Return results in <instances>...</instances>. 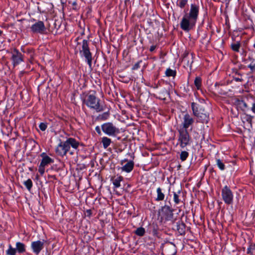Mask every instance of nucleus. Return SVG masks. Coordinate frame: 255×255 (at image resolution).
Returning <instances> with one entry per match:
<instances>
[{"label": "nucleus", "instance_id": "obj_28", "mask_svg": "<svg viewBox=\"0 0 255 255\" xmlns=\"http://www.w3.org/2000/svg\"><path fill=\"white\" fill-rule=\"evenodd\" d=\"M216 163L220 170H223L225 169V165L220 159H216Z\"/></svg>", "mask_w": 255, "mask_h": 255}, {"label": "nucleus", "instance_id": "obj_29", "mask_svg": "<svg viewBox=\"0 0 255 255\" xmlns=\"http://www.w3.org/2000/svg\"><path fill=\"white\" fill-rule=\"evenodd\" d=\"M232 49L235 51H239V48L240 47V44L239 43L237 42L236 43L233 44L231 45Z\"/></svg>", "mask_w": 255, "mask_h": 255}, {"label": "nucleus", "instance_id": "obj_4", "mask_svg": "<svg viewBox=\"0 0 255 255\" xmlns=\"http://www.w3.org/2000/svg\"><path fill=\"white\" fill-rule=\"evenodd\" d=\"M101 128L102 131L109 136H115L120 132L119 128L111 122L102 125Z\"/></svg>", "mask_w": 255, "mask_h": 255}, {"label": "nucleus", "instance_id": "obj_34", "mask_svg": "<svg viewBox=\"0 0 255 255\" xmlns=\"http://www.w3.org/2000/svg\"><path fill=\"white\" fill-rule=\"evenodd\" d=\"M187 2V0H181L179 1V5L180 6V7L183 8L186 4Z\"/></svg>", "mask_w": 255, "mask_h": 255}, {"label": "nucleus", "instance_id": "obj_32", "mask_svg": "<svg viewBox=\"0 0 255 255\" xmlns=\"http://www.w3.org/2000/svg\"><path fill=\"white\" fill-rule=\"evenodd\" d=\"M38 171L41 175H43L45 172V166L40 164L38 168Z\"/></svg>", "mask_w": 255, "mask_h": 255}, {"label": "nucleus", "instance_id": "obj_9", "mask_svg": "<svg viewBox=\"0 0 255 255\" xmlns=\"http://www.w3.org/2000/svg\"><path fill=\"white\" fill-rule=\"evenodd\" d=\"M69 151V149L66 140L65 141H60L56 148V153L62 156L65 155Z\"/></svg>", "mask_w": 255, "mask_h": 255}, {"label": "nucleus", "instance_id": "obj_14", "mask_svg": "<svg viewBox=\"0 0 255 255\" xmlns=\"http://www.w3.org/2000/svg\"><path fill=\"white\" fill-rule=\"evenodd\" d=\"M134 166V162L132 161H128L125 165L121 167L122 171L129 173L132 171Z\"/></svg>", "mask_w": 255, "mask_h": 255}, {"label": "nucleus", "instance_id": "obj_21", "mask_svg": "<svg viewBox=\"0 0 255 255\" xmlns=\"http://www.w3.org/2000/svg\"><path fill=\"white\" fill-rule=\"evenodd\" d=\"M123 178L122 176H119L115 179L113 181V184L114 187L116 188L121 186V182L123 180Z\"/></svg>", "mask_w": 255, "mask_h": 255}, {"label": "nucleus", "instance_id": "obj_19", "mask_svg": "<svg viewBox=\"0 0 255 255\" xmlns=\"http://www.w3.org/2000/svg\"><path fill=\"white\" fill-rule=\"evenodd\" d=\"M16 248L19 253H24L25 251V245L22 243L17 242L16 243Z\"/></svg>", "mask_w": 255, "mask_h": 255}, {"label": "nucleus", "instance_id": "obj_42", "mask_svg": "<svg viewBox=\"0 0 255 255\" xmlns=\"http://www.w3.org/2000/svg\"><path fill=\"white\" fill-rule=\"evenodd\" d=\"M252 117L251 116H250L248 119H247V121L250 122V123H251V122H252Z\"/></svg>", "mask_w": 255, "mask_h": 255}, {"label": "nucleus", "instance_id": "obj_11", "mask_svg": "<svg viewBox=\"0 0 255 255\" xmlns=\"http://www.w3.org/2000/svg\"><path fill=\"white\" fill-rule=\"evenodd\" d=\"M160 213L167 220H169L173 217L172 210L168 206L165 205L162 207Z\"/></svg>", "mask_w": 255, "mask_h": 255}, {"label": "nucleus", "instance_id": "obj_2", "mask_svg": "<svg viewBox=\"0 0 255 255\" xmlns=\"http://www.w3.org/2000/svg\"><path fill=\"white\" fill-rule=\"evenodd\" d=\"M191 107L194 116L197 117L199 120L202 123H206L209 119V115L205 112L204 108L201 105L195 103H192Z\"/></svg>", "mask_w": 255, "mask_h": 255}, {"label": "nucleus", "instance_id": "obj_20", "mask_svg": "<svg viewBox=\"0 0 255 255\" xmlns=\"http://www.w3.org/2000/svg\"><path fill=\"white\" fill-rule=\"evenodd\" d=\"M165 250L167 252L168 255H175L176 253L175 246L172 244L170 245L169 249L166 248Z\"/></svg>", "mask_w": 255, "mask_h": 255}, {"label": "nucleus", "instance_id": "obj_38", "mask_svg": "<svg viewBox=\"0 0 255 255\" xmlns=\"http://www.w3.org/2000/svg\"><path fill=\"white\" fill-rule=\"evenodd\" d=\"M155 48H156V46L152 45L150 46L149 50L151 52H153L155 49Z\"/></svg>", "mask_w": 255, "mask_h": 255}, {"label": "nucleus", "instance_id": "obj_23", "mask_svg": "<svg viewBox=\"0 0 255 255\" xmlns=\"http://www.w3.org/2000/svg\"><path fill=\"white\" fill-rule=\"evenodd\" d=\"M135 234L138 236H143L145 233V229L142 227L138 228L134 232Z\"/></svg>", "mask_w": 255, "mask_h": 255}, {"label": "nucleus", "instance_id": "obj_44", "mask_svg": "<svg viewBox=\"0 0 255 255\" xmlns=\"http://www.w3.org/2000/svg\"><path fill=\"white\" fill-rule=\"evenodd\" d=\"M1 31L0 30V35L1 34Z\"/></svg>", "mask_w": 255, "mask_h": 255}, {"label": "nucleus", "instance_id": "obj_10", "mask_svg": "<svg viewBox=\"0 0 255 255\" xmlns=\"http://www.w3.org/2000/svg\"><path fill=\"white\" fill-rule=\"evenodd\" d=\"M44 240L32 242L31 244V248L33 252L37 255H38L44 248Z\"/></svg>", "mask_w": 255, "mask_h": 255}, {"label": "nucleus", "instance_id": "obj_26", "mask_svg": "<svg viewBox=\"0 0 255 255\" xmlns=\"http://www.w3.org/2000/svg\"><path fill=\"white\" fill-rule=\"evenodd\" d=\"M24 185L26 186L27 189L30 191L32 186V182L31 179H29L24 182Z\"/></svg>", "mask_w": 255, "mask_h": 255}, {"label": "nucleus", "instance_id": "obj_7", "mask_svg": "<svg viewBox=\"0 0 255 255\" xmlns=\"http://www.w3.org/2000/svg\"><path fill=\"white\" fill-rule=\"evenodd\" d=\"M194 123V119L188 114H185L183 117L179 129L187 130Z\"/></svg>", "mask_w": 255, "mask_h": 255}, {"label": "nucleus", "instance_id": "obj_17", "mask_svg": "<svg viewBox=\"0 0 255 255\" xmlns=\"http://www.w3.org/2000/svg\"><path fill=\"white\" fill-rule=\"evenodd\" d=\"M101 142L103 144V147L106 149L111 144L112 140L108 137L104 136L102 138Z\"/></svg>", "mask_w": 255, "mask_h": 255}, {"label": "nucleus", "instance_id": "obj_18", "mask_svg": "<svg viewBox=\"0 0 255 255\" xmlns=\"http://www.w3.org/2000/svg\"><path fill=\"white\" fill-rule=\"evenodd\" d=\"M157 192V197L156 198V201H162L164 199L165 195L163 193H162L161 189L160 187H158L156 190Z\"/></svg>", "mask_w": 255, "mask_h": 255}, {"label": "nucleus", "instance_id": "obj_30", "mask_svg": "<svg viewBox=\"0 0 255 255\" xmlns=\"http://www.w3.org/2000/svg\"><path fill=\"white\" fill-rule=\"evenodd\" d=\"M39 127L42 131H44L46 129L47 126L46 124L41 123L40 124Z\"/></svg>", "mask_w": 255, "mask_h": 255}, {"label": "nucleus", "instance_id": "obj_3", "mask_svg": "<svg viewBox=\"0 0 255 255\" xmlns=\"http://www.w3.org/2000/svg\"><path fill=\"white\" fill-rule=\"evenodd\" d=\"M100 100L92 94L87 95L84 100V103L91 109L95 110L97 112L104 110L103 107L99 103Z\"/></svg>", "mask_w": 255, "mask_h": 255}, {"label": "nucleus", "instance_id": "obj_33", "mask_svg": "<svg viewBox=\"0 0 255 255\" xmlns=\"http://www.w3.org/2000/svg\"><path fill=\"white\" fill-rule=\"evenodd\" d=\"M174 201L176 203L178 204L179 203V196L178 195L174 192V197H173Z\"/></svg>", "mask_w": 255, "mask_h": 255}, {"label": "nucleus", "instance_id": "obj_40", "mask_svg": "<svg viewBox=\"0 0 255 255\" xmlns=\"http://www.w3.org/2000/svg\"><path fill=\"white\" fill-rule=\"evenodd\" d=\"M138 68V65H134V66L132 68V70L136 69Z\"/></svg>", "mask_w": 255, "mask_h": 255}, {"label": "nucleus", "instance_id": "obj_1", "mask_svg": "<svg viewBox=\"0 0 255 255\" xmlns=\"http://www.w3.org/2000/svg\"><path fill=\"white\" fill-rule=\"evenodd\" d=\"M199 7L191 4L189 13H186L183 17L180 27L184 31H188L195 26L199 14Z\"/></svg>", "mask_w": 255, "mask_h": 255}, {"label": "nucleus", "instance_id": "obj_31", "mask_svg": "<svg viewBox=\"0 0 255 255\" xmlns=\"http://www.w3.org/2000/svg\"><path fill=\"white\" fill-rule=\"evenodd\" d=\"M109 116V114L108 112H105L103 113L102 115H100V117L102 120H106Z\"/></svg>", "mask_w": 255, "mask_h": 255}, {"label": "nucleus", "instance_id": "obj_39", "mask_svg": "<svg viewBox=\"0 0 255 255\" xmlns=\"http://www.w3.org/2000/svg\"><path fill=\"white\" fill-rule=\"evenodd\" d=\"M234 79L237 82H239V81L241 82L243 81V79L239 78V77H235Z\"/></svg>", "mask_w": 255, "mask_h": 255}, {"label": "nucleus", "instance_id": "obj_22", "mask_svg": "<svg viewBox=\"0 0 255 255\" xmlns=\"http://www.w3.org/2000/svg\"><path fill=\"white\" fill-rule=\"evenodd\" d=\"M165 73L166 76H171L173 77H175L176 74L175 70H172L170 68L167 69Z\"/></svg>", "mask_w": 255, "mask_h": 255}, {"label": "nucleus", "instance_id": "obj_6", "mask_svg": "<svg viewBox=\"0 0 255 255\" xmlns=\"http://www.w3.org/2000/svg\"><path fill=\"white\" fill-rule=\"evenodd\" d=\"M222 196L223 201L227 204L230 205L233 202V194L231 189L225 186L222 190Z\"/></svg>", "mask_w": 255, "mask_h": 255}, {"label": "nucleus", "instance_id": "obj_8", "mask_svg": "<svg viewBox=\"0 0 255 255\" xmlns=\"http://www.w3.org/2000/svg\"><path fill=\"white\" fill-rule=\"evenodd\" d=\"M81 52L83 53V55L85 57L88 64L92 63L91 54L90 52L88 41L86 40H83L82 42V50Z\"/></svg>", "mask_w": 255, "mask_h": 255}, {"label": "nucleus", "instance_id": "obj_16", "mask_svg": "<svg viewBox=\"0 0 255 255\" xmlns=\"http://www.w3.org/2000/svg\"><path fill=\"white\" fill-rule=\"evenodd\" d=\"M41 156H42V159L40 164L44 166H46L48 164L53 162V159L48 156L44 155L43 153L41 155Z\"/></svg>", "mask_w": 255, "mask_h": 255}, {"label": "nucleus", "instance_id": "obj_36", "mask_svg": "<svg viewBox=\"0 0 255 255\" xmlns=\"http://www.w3.org/2000/svg\"><path fill=\"white\" fill-rule=\"evenodd\" d=\"M249 67L252 71L254 72L255 71V65H249Z\"/></svg>", "mask_w": 255, "mask_h": 255}, {"label": "nucleus", "instance_id": "obj_13", "mask_svg": "<svg viewBox=\"0 0 255 255\" xmlns=\"http://www.w3.org/2000/svg\"><path fill=\"white\" fill-rule=\"evenodd\" d=\"M67 143L68 144V148L70 149L71 147L72 148L74 149H77L79 145V142L76 140L75 138L70 137L66 139V140Z\"/></svg>", "mask_w": 255, "mask_h": 255}, {"label": "nucleus", "instance_id": "obj_24", "mask_svg": "<svg viewBox=\"0 0 255 255\" xmlns=\"http://www.w3.org/2000/svg\"><path fill=\"white\" fill-rule=\"evenodd\" d=\"M16 250L13 248L11 245H9L8 249L6 251V254L8 255H15Z\"/></svg>", "mask_w": 255, "mask_h": 255}, {"label": "nucleus", "instance_id": "obj_43", "mask_svg": "<svg viewBox=\"0 0 255 255\" xmlns=\"http://www.w3.org/2000/svg\"><path fill=\"white\" fill-rule=\"evenodd\" d=\"M243 105H244V107H247V104L246 103H243Z\"/></svg>", "mask_w": 255, "mask_h": 255}, {"label": "nucleus", "instance_id": "obj_27", "mask_svg": "<svg viewBox=\"0 0 255 255\" xmlns=\"http://www.w3.org/2000/svg\"><path fill=\"white\" fill-rule=\"evenodd\" d=\"M188 155H189V153L188 152L185 151H182L180 155V159L182 161H184L187 159Z\"/></svg>", "mask_w": 255, "mask_h": 255}, {"label": "nucleus", "instance_id": "obj_5", "mask_svg": "<svg viewBox=\"0 0 255 255\" xmlns=\"http://www.w3.org/2000/svg\"><path fill=\"white\" fill-rule=\"evenodd\" d=\"M178 130L179 132L178 141L180 146L182 148H184L189 144L190 141V136L187 130L178 129Z\"/></svg>", "mask_w": 255, "mask_h": 255}, {"label": "nucleus", "instance_id": "obj_37", "mask_svg": "<svg viewBox=\"0 0 255 255\" xmlns=\"http://www.w3.org/2000/svg\"><path fill=\"white\" fill-rule=\"evenodd\" d=\"M95 130L99 134H101V130H100V128L99 126H97L95 128Z\"/></svg>", "mask_w": 255, "mask_h": 255}, {"label": "nucleus", "instance_id": "obj_41", "mask_svg": "<svg viewBox=\"0 0 255 255\" xmlns=\"http://www.w3.org/2000/svg\"><path fill=\"white\" fill-rule=\"evenodd\" d=\"M191 57V55H187L186 57H185L184 58L183 62H185V61H186V59L187 58H188V57Z\"/></svg>", "mask_w": 255, "mask_h": 255}, {"label": "nucleus", "instance_id": "obj_15", "mask_svg": "<svg viewBox=\"0 0 255 255\" xmlns=\"http://www.w3.org/2000/svg\"><path fill=\"white\" fill-rule=\"evenodd\" d=\"M12 58L15 64H17L22 61V57L21 54L17 51H15L14 52Z\"/></svg>", "mask_w": 255, "mask_h": 255}, {"label": "nucleus", "instance_id": "obj_12", "mask_svg": "<svg viewBox=\"0 0 255 255\" xmlns=\"http://www.w3.org/2000/svg\"><path fill=\"white\" fill-rule=\"evenodd\" d=\"M31 30L34 33H42L45 31L44 23L39 21L33 24L31 27Z\"/></svg>", "mask_w": 255, "mask_h": 255}, {"label": "nucleus", "instance_id": "obj_25", "mask_svg": "<svg viewBox=\"0 0 255 255\" xmlns=\"http://www.w3.org/2000/svg\"><path fill=\"white\" fill-rule=\"evenodd\" d=\"M194 84L197 89H199L201 86V79L199 77H197L194 80Z\"/></svg>", "mask_w": 255, "mask_h": 255}, {"label": "nucleus", "instance_id": "obj_35", "mask_svg": "<svg viewBox=\"0 0 255 255\" xmlns=\"http://www.w3.org/2000/svg\"><path fill=\"white\" fill-rule=\"evenodd\" d=\"M250 110L255 115V101L252 104Z\"/></svg>", "mask_w": 255, "mask_h": 255}]
</instances>
